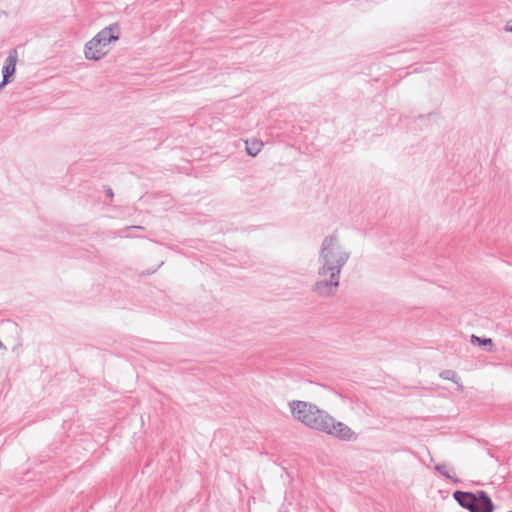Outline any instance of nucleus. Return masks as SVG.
Instances as JSON below:
<instances>
[{"instance_id": "obj_4", "label": "nucleus", "mask_w": 512, "mask_h": 512, "mask_svg": "<svg viewBox=\"0 0 512 512\" xmlns=\"http://www.w3.org/2000/svg\"><path fill=\"white\" fill-rule=\"evenodd\" d=\"M118 39L119 26L117 24L105 27L86 43L84 50L85 57L89 60H100L106 54L104 50L106 46Z\"/></svg>"}, {"instance_id": "obj_7", "label": "nucleus", "mask_w": 512, "mask_h": 512, "mask_svg": "<svg viewBox=\"0 0 512 512\" xmlns=\"http://www.w3.org/2000/svg\"><path fill=\"white\" fill-rule=\"evenodd\" d=\"M245 144L248 155L252 157L257 156L263 147V142L257 139L246 140Z\"/></svg>"}, {"instance_id": "obj_10", "label": "nucleus", "mask_w": 512, "mask_h": 512, "mask_svg": "<svg viewBox=\"0 0 512 512\" xmlns=\"http://www.w3.org/2000/svg\"><path fill=\"white\" fill-rule=\"evenodd\" d=\"M471 343L473 345L477 344L480 346H486V345L493 346V342H492L491 338H481L476 335L471 336Z\"/></svg>"}, {"instance_id": "obj_15", "label": "nucleus", "mask_w": 512, "mask_h": 512, "mask_svg": "<svg viewBox=\"0 0 512 512\" xmlns=\"http://www.w3.org/2000/svg\"><path fill=\"white\" fill-rule=\"evenodd\" d=\"M508 512H512V511H508Z\"/></svg>"}, {"instance_id": "obj_9", "label": "nucleus", "mask_w": 512, "mask_h": 512, "mask_svg": "<svg viewBox=\"0 0 512 512\" xmlns=\"http://www.w3.org/2000/svg\"><path fill=\"white\" fill-rule=\"evenodd\" d=\"M434 469L439 472L442 476H444L445 478L447 479H450L451 481H453L454 483L458 484L461 482V480L457 477H453L449 474V472L447 471L446 469V465L445 464H437L435 465Z\"/></svg>"}, {"instance_id": "obj_1", "label": "nucleus", "mask_w": 512, "mask_h": 512, "mask_svg": "<svg viewBox=\"0 0 512 512\" xmlns=\"http://www.w3.org/2000/svg\"><path fill=\"white\" fill-rule=\"evenodd\" d=\"M351 256L336 235L326 236L319 251L318 280L312 287V292L319 297H333L340 285V275L343 267Z\"/></svg>"}, {"instance_id": "obj_12", "label": "nucleus", "mask_w": 512, "mask_h": 512, "mask_svg": "<svg viewBox=\"0 0 512 512\" xmlns=\"http://www.w3.org/2000/svg\"><path fill=\"white\" fill-rule=\"evenodd\" d=\"M107 195H108L109 197H111V198L113 197V191H112V189H111V188H108V190H107Z\"/></svg>"}, {"instance_id": "obj_8", "label": "nucleus", "mask_w": 512, "mask_h": 512, "mask_svg": "<svg viewBox=\"0 0 512 512\" xmlns=\"http://www.w3.org/2000/svg\"><path fill=\"white\" fill-rule=\"evenodd\" d=\"M440 377L445 379V380H450V381H453L454 383H456L459 387L460 390H462V385L458 383V376H457V373L453 370H443L441 373H440Z\"/></svg>"}, {"instance_id": "obj_11", "label": "nucleus", "mask_w": 512, "mask_h": 512, "mask_svg": "<svg viewBox=\"0 0 512 512\" xmlns=\"http://www.w3.org/2000/svg\"><path fill=\"white\" fill-rule=\"evenodd\" d=\"M505 30L512 32V20L506 24Z\"/></svg>"}, {"instance_id": "obj_6", "label": "nucleus", "mask_w": 512, "mask_h": 512, "mask_svg": "<svg viewBox=\"0 0 512 512\" xmlns=\"http://www.w3.org/2000/svg\"><path fill=\"white\" fill-rule=\"evenodd\" d=\"M18 61V52L16 49L9 51L8 57L5 60V64L2 68V76L4 83H10L11 78L14 76L16 71V64Z\"/></svg>"}, {"instance_id": "obj_5", "label": "nucleus", "mask_w": 512, "mask_h": 512, "mask_svg": "<svg viewBox=\"0 0 512 512\" xmlns=\"http://www.w3.org/2000/svg\"><path fill=\"white\" fill-rule=\"evenodd\" d=\"M453 498L469 512H493L495 509L492 499L483 490L477 492L457 490L453 493Z\"/></svg>"}, {"instance_id": "obj_3", "label": "nucleus", "mask_w": 512, "mask_h": 512, "mask_svg": "<svg viewBox=\"0 0 512 512\" xmlns=\"http://www.w3.org/2000/svg\"><path fill=\"white\" fill-rule=\"evenodd\" d=\"M293 417L310 429L326 433L343 441L355 438L354 431L345 423L336 421L328 412L306 401L289 402Z\"/></svg>"}, {"instance_id": "obj_2", "label": "nucleus", "mask_w": 512, "mask_h": 512, "mask_svg": "<svg viewBox=\"0 0 512 512\" xmlns=\"http://www.w3.org/2000/svg\"><path fill=\"white\" fill-rule=\"evenodd\" d=\"M293 417L310 429L326 433L343 441L355 438L354 431L345 423L336 421L328 412L306 401L289 402Z\"/></svg>"}, {"instance_id": "obj_13", "label": "nucleus", "mask_w": 512, "mask_h": 512, "mask_svg": "<svg viewBox=\"0 0 512 512\" xmlns=\"http://www.w3.org/2000/svg\"><path fill=\"white\" fill-rule=\"evenodd\" d=\"M8 83H4V80L2 79V82L0 83V91L3 89L4 86H6Z\"/></svg>"}, {"instance_id": "obj_14", "label": "nucleus", "mask_w": 512, "mask_h": 512, "mask_svg": "<svg viewBox=\"0 0 512 512\" xmlns=\"http://www.w3.org/2000/svg\"><path fill=\"white\" fill-rule=\"evenodd\" d=\"M130 228H131V229H143V227H142V226H131Z\"/></svg>"}]
</instances>
